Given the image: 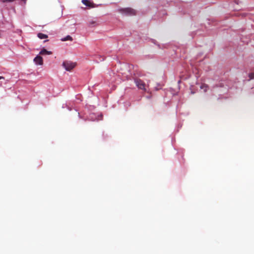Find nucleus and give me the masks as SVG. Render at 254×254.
Masks as SVG:
<instances>
[{
	"label": "nucleus",
	"instance_id": "nucleus-5",
	"mask_svg": "<svg viewBox=\"0 0 254 254\" xmlns=\"http://www.w3.org/2000/svg\"><path fill=\"white\" fill-rule=\"evenodd\" d=\"M82 3L87 6L93 7V3L89 0H82Z\"/></svg>",
	"mask_w": 254,
	"mask_h": 254
},
{
	"label": "nucleus",
	"instance_id": "nucleus-8",
	"mask_svg": "<svg viewBox=\"0 0 254 254\" xmlns=\"http://www.w3.org/2000/svg\"><path fill=\"white\" fill-rule=\"evenodd\" d=\"M72 38L69 35H67L65 37L62 39V41H65L68 40L72 41Z\"/></svg>",
	"mask_w": 254,
	"mask_h": 254
},
{
	"label": "nucleus",
	"instance_id": "nucleus-7",
	"mask_svg": "<svg viewBox=\"0 0 254 254\" xmlns=\"http://www.w3.org/2000/svg\"><path fill=\"white\" fill-rule=\"evenodd\" d=\"M37 36H38V38H39L41 39H46L48 37L47 35L42 33H38Z\"/></svg>",
	"mask_w": 254,
	"mask_h": 254
},
{
	"label": "nucleus",
	"instance_id": "nucleus-9",
	"mask_svg": "<svg viewBox=\"0 0 254 254\" xmlns=\"http://www.w3.org/2000/svg\"><path fill=\"white\" fill-rule=\"evenodd\" d=\"M208 85L205 84H202L200 86V88L204 90V92H206L208 89Z\"/></svg>",
	"mask_w": 254,
	"mask_h": 254
},
{
	"label": "nucleus",
	"instance_id": "nucleus-6",
	"mask_svg": "<svg viewBox=\"0 0 254 254\" xmlns=\"http://www.w3.org/2000/svg\"><path fill=\"white\" fill-rule=\"evenodd\" d=\"M52 54V52L48 51L45 49H43L40 52V54L42 55H51Z\"/></svg>",
	"mask_w": 254,
	"mask_h": 254
},
{
	"label": "nucleus",
	"instance_id": "nucleus-3",
	"mask_svg": "<svg viewBox=\"0 0 254 254\" xmlns=\"http://www.w3.org/2000/svg\"><path fill=\"white\" fill-rule=\"evenodd\" d=\"M136 85L138 88L142 90L145 89V83L144 82L140 79H136L134 80Z\"/></svg>",
	"mask_w": 254,
	"mask_h": 254
},
{
	"label": "nucleus",
	"instance_id": "nucleus-14",
	"mask_svg": "<svg viewBox=\"0 0 254 254\" xmlns=\"http://www.w3.org/2000/svg\"><path fill=\"white\" fill-rule=\"evenodd\" d=\"M194 92H193V91H191V94H194Z\"/></svg>",
	"mask_w": 254,
	"mask_h": 254
},
{
	"label": "nucleus",
	"instance_id": "nucleus-4",
	"mask_svg": "<svg viewBox=\"0 0 254 254\" xmlns=\"http://www.w3.org/2000/svg\"><path fill=\"white\" fill-rule=\"evenodd\" d=\"M34 62L37 65H42L43 64V58L40 56H37L34 59Z\"/></svg>",
	"mask_w": 254,
	"mask_h": 254
},
{
	"label": "nucleus",
	"instance_id": "nucleus-10",
	"mask_svg": "<svg viewBox=\"0 0 254 254\" xmlns=\"http://www.w3.org/2000/svg\"><path fill=\"white\" fill-rule=\"evenodd\" d=\"M249 80L254 79V72L250 73L249 74Z\"/></svg>",
	"mask_w": 254,
	"mask_h": 254
},
{
	"label": "nucleus",
	"instance_id": "nucleus-2",
	"mask_svg": "<svg viewBox=\"0 0 254 254\" xmlns=\"http://www.w3.org/2000/svg\"><path fill=\"white\" fill-rule=\"evenodd\" d=\"M119 11L127 15L135 14V11L131 8H125L119 9Z\"/></svg>",
	"mask_w": 254,
	"mask_h": 254
},
{
	"label": "nucleus",
	"instance_id": "nucleus-1",
	"mask_svg": "<svg viewBox=\"0 0 254 254\" xmlns=\"http://www.w3.org/2000/svg\"><path fill=\"white\" fill-rule=\"evenodd\" d=\"M63 66L67 71H70L75 67L76 64L70 61H65L63 63Z\"/></svg>",
	"mask_w": 254,
	"mask_h": 254
},
{
	"label": "nucleus",
	"instance_id": "nucleus-11",
	"mask_svg": "<svg viewBox=\"0 0 254 254\" xmlns=\"http://www.w3.org/2000/svg\"><path fill=\"white\" fill-rule=\"evenodd\" d=\"M15 0H1L3 2H11L15 1Z\"/></svg>",
	"mask_w": 254,
	"mask_h": 254
},
{
	"label": "nucleus",
	"instance_id": "nucleus-15",
	"mask_svg": "<svg viewBox=\"0 0 254 254\" xmlns=\"http://www.w3.org/2000/svg\"><path fill=\"white\" fill-rule=\"evenodd\" d=\"M23 0V1H24V3H25V2H26V0Z\"/></svg>",
	"mask_w": 254,
	"mask_h": 254
},
{
	"label": "nucleus",
	"instance_id": "nucleus-13",
	"mask_svg": "<svg viewBox=\"0 0 254 254\" xmlns=\"http://www.w3.org/2000/svg\"><path fill=\"white\" fill-rule=\"evenodd\" d=\"M1 79H4V77L3 76H0V80Z\"/></svg>",
	"mask_w": 254,
	"mask_h": 254
},
{
	"label": "nucleus",
	"instance_id": "nucleus-12",
	"mask_svg": "<svg viewBox=\"0 0 254 254\" xmlns=\"http://www.w3.org/2000/svg\"><path fill=\"white\" fill-rule=\"evenodd\" d=\"M94 23H95V22H94L93 21H90V24L91 25L93 24Z\"/></svg>",
	"mask_w": 254,
	"mask_h": 254
}]
</instances>
